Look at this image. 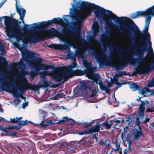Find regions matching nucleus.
<instances>
[{
	"label": "nucleus",
	"instance_id": "obj_34",
	"mask_svg": "<svg viewBox=\"0 0 154 154\" xmlns=\"http://www.w3.org/2000/svg\"><path fill=\"white\" fill-rule=\"evenodd\" d=\"M81 86L82 88H84L85 90H86L87 89H88L89 90L91 89V88L88 84H87L85 82H82V84H81Z\"/></svg>",
	"mask_w": 154,
	"mask_h": 154
},
{
	"label": "nucleus",
	"instance_id": "obj_39",
	"mask_svg": "<svg viewBox=\"0 0 154 154\" xmlns=\"http://www.w3.org/2000/svg\"><path fill=\"white\" fill-rule=\"evenodd\" d=\"M38 72L36 71H32L29 73V76L31 78L33 79L35 76L37 75Z\"/></svg>",
	"mask_w": 154,
	"mask_h": 154
},
{
	"label": "nucleus",
	"instance_id": "obj_40",
	"mask_svg": "<svg viewBox=\"0 0 154 154\" xmlns=\"http://www.w3.org/2000/svg\"><path fill=\"white\" fill-rule=\"evenodd\" d=\"M128 75V74L126 72L124 71H122V72L119 71V73L117 74V76L119 77H121L122 75Z\"/></svg>",
	"mask_w": 154,
	"mask_h": 154
},
{
	"label": "nucleus",
	"instance_id": "obj_19",
	"mask_svg": "<svg viewBox=\"0 0 154 154\" xmlns=\"http://www.w3.org/2000/svg\"><path fill=\"white\" fill-rule=\"evenodd\" d=\"M76 142H71V143L67 144V146L69 150H70L71 153H73L75 152V149L77 147Z\"/></svg>",
	"mask_w": 154,
	"mask_h": 154
},
{
	"label": "nucleus",
	"instance_id": "obj_23",
	"mask_svg": "<svg viewBox=\"0 0 154 154\" xmlns=\"http://www.w3.org/2000/svg\"><path fill=\"white\" fill-rule=\"evenodd\" d=\"M51 84V82L46 79L42 80V84L41 85V86L43 88H48Z\"/></svg>",
	"mask_w": 154,
	"mask_h": 154
},
{
	"label": "nucleus",
	"instance_id": "obj_32",
	"mask_svg": "<svg viewBox=\"0 0 154 154\" xmlns=\"http://www.w3.org/2000/svg\"><path fill=\"white\" fill-rule=\"evenodd\" d=\"M10 121L7 120L6 119H5L4 120L7 123H12L13 124H15L17 123L16 118L13 119L10 118Z\"/></svg>",
	"mask_w": 154,
	"mask_h": 154
},
{
	"label": "nucleus",
	"instance_id": "obj_55",
	"mask_svg": "<svg viewBox=\"0 0 154 154\" xmlns=\"http://www.w3.org/2000/svg\"><path fill=\"white\" fill-rule=\"evenodd\" d=\"M107 140H105L104 142L103 141V140H101L99 143V144H100V145H105L106 144V142Z\"/></svg>",
	"mask_w": 154,
	"mask_h": 154
},
{
	"label": "nucleus",
	"instance_id": "obj_46",
	"mask_svg": "<svg viewBox=\"0 0 154 154\" xmlns=\"http://www.w3.org/2000/svg\"><path fill=\"white\" fill-rule=\"evenodd\" d=\"M94 122L93 121H92V122H89L88 123L85 124L84 127V128H87L88 127L90 126L91 125H93L94 124Z\"/></svg>",
	"mask_w": 154,
	"mask_h": 154
},
{
	"label": "nucleus",
	"instance_id": "obj_61",
	"mask_svg": "<svg viewBox=\"0 0 154 154\" xmlns=\"http://www.w3.org/2000/svg\"><path fill=\"white\" fill-rule=\"evenodd\" d=\"M9 133L10 134V136L12 137H14L16 135V134H17V133L15 132H13Z\"/></svg>",
	"mask_w": 154,
	"mask_h": 154
},
{
	"label": "nucleus",
	"instance_id": "obj_17",
	"mask_svg": "<svg viewBox=\"0 0 154 154\" xmlns=\"http://www.w3.org/2000/svg\"><path fill=\"white\" fill-rule=\"evenodd\" d=\"M141 103L139 106V116L143 118L145 116V107L144 105L146 104H149V102L148 100H145L143 101H141Z\"/></svg>",
	"mask_w": 154,
	"mask_h": 154
},
{
	"label": "nucleus",
	"instance_id": "obj_44",
	"mask_svg": "<svg viewBox=\"0 0 154 154\" xmlns=\"http://www.w3.org/2000/svg\"><path fill=\"white\" fill-rule=\"evenodd\" d=\"M128 128V127L127 126H126V127L124 128V130L123 132L121 134V137L122 138H123L124 137H125V135L126 132H127V129Z\"/></svg>",
	"mask_w": 154,
	"mask_h": 154
},
{
	"label": "nucleus",
	"instance_id": "obj_7",
	"mask_svg": "<svg viewBox=\"0 0 154 154\" xmlns=\"http://www.w3.org/2000/svg\"><path fill=\"white\" fill-rule=\"evenodd\" d=\"M34 27H31V28H33L34 29H36L37 31L38 32L40 35V37H36L37 35L36 34L34 33L33 35H30L29 36L27 35L26 38H25L23 42H24L25 40L26 39H28L30 42L34 44L37 43L39 42L44 41L46 38H48L49 37L48 34H46L44 33V31H45V30L46 29L44 28L41 29H38V27H36L35 25Z\"/></svg>",
	"mask_w": 154,
	"mask_h": 154
},
{
	"label": "nucleus",
	"instance_id": "obj_41",
	"mask_svg": "<svg viewBox=\"0 0 154 154\" xmlns=\"http://www.w3.org/2000/svg\"><path fill=\"white\" fill-rule=\"evenodd\" d=\"M29 75V73L28 71H24L21 74V78L24 79L25 80V79H26L25 78V76L26 75Z\"/></svg>",
	"mask_w": 154,
	"mask_h": 154
},
{
	"label": "nucleus",
	"instance_id": "obj_13",
	"mask_svg": "<svg viewBox=\"0 0 154 154\" xmlns=\"http://www.w3.org/2000/svg\"><path fill=\"white\" fill-rule=\"evenodd\" d=\"M57 70L60 72V73H56L53 71H51V75L53 80H54L56 82H61L62 79H63V80H64L65 79L64 74L61 72L60 69H61L59 67H57Z\"/></svg>",
	"mask_w": 154,
	"mask_h": 154
},
{
	"label": "nucleus",
	"instance_id": "obj_56",
	"mask_svg": "<svg viewBox=\"0 0 154 154\" xmlns=\"http://www.w3.org/2000/svg\"><path fill=\"white\" fill-rule=\"evenodd\" d=\"M61 94L60 93H59L56 94L54 97V100L56 99L57 98H61L62 97L60 95Z\"/></svg>",
	"mask_w": 154,
	"mask_h": 154
},
{
	"label": "nucleus",
	"instance_id": "obj_28",
	"mask_svg": "<svg viewBox=\"0 0 154 154\" xmlns=\"http://www.w3.org/2000/svg\"><path fill=\"white\" fill-rule=\"evenodd\" d=\"M42 120L41 122L39 125H41L42 127H44L46 126H48L50 125V123H49V121L45 122V116H43L42 117Z\"/></svg>",
	"mask_w": 154,
	"mask_h": 154
},
{
	"label": "nucleus",
	"instance_id": "obj_38",
	"mask_svg": "<svg viewBox=\"0 0 154 154\" xmlns=\"http://www.w3.org/2000/svg\"><path fill=\"white\" fill-rule=\"evenodd\" d=\"M29 122L27 120H26L25 121H22L18 123V125L24 126L25 125H28V123Z\"/></svg>",
	"mask_w": 154,
	"mask_h": 154
},
{
	"label": "nucleus",
	"instance_id": "obj_29",
	"mask_svg": "<svg viewBox=\"0 0 154 154\" xmlns=\"http://www.w3.org/2000/svg\"><path fill=\"white\" fill-rule=\"evenodd\" d=\"M130 88L134 91L139 89V86L135 83H131L130 85Z\"/></svg>",
	"mask_w": 154,
	"mask_h": 154
},
{
	"label": "nucleus",
	"instance_id": "obj_25",
	"mask_svg": "<svg viewBox=\"0 0 154 154\" xmlns=\"http://www.w3.org/2000/svg\"><path fill=\"white\" fill-rule=\"evenodd\" d=\"M89 134H90L92 133H98L100 131V128L97 126H95V127H92L88 129Z\"/></svg>",
	"mask_w": 154,
	"mask_h": 154
},
{
	"label": "nucleus",
	"instance_id": "obj_20",
	"mask_svg": "<svg viewBox=\"0 0 154 154\" xmlns=\"http://www.w3.org/2000/svg\"><path fill=\"white\" fill-rule=\"evenodd\" d=\"M143 133L141 131H139L137 129H136L134 133V138L133 139L134 141L138 140L143 135Z\"/></svg>",
	"mask_w": 154,
	"mask_h": 154
},
{
	"label": "nucleus",
	"instance_id": "obj_11",
	"mask_svg": "<svg viewBox=\"0 0 154 154\" xmlns=\"http://www.w3.org/2000/svg\"><path fill=\"white\" fill-rule=\"evenodd\" d=\"M63 22L62 19L60 17H57L54 18L52 20H48L47 21H42L39 22L38 23L39 24L36 23H34L33 25H35L36 27H47L49 26L50 25L54 23L56 24H58L60 22L62 23Z\"/></svg>",
	"mask_w": 154,
	"mask_h": 154
},
{
	"label": "nucleus",
	"instance_id": "obj_2",
	"mask_svg": "<svg viewBox=\"0 0 154 154\" xmlns=\"http://www.w3.org/2000/svg\"><path fill=\"white\" fill-rule=\"evenodd\" d=\"M146 16L145 25L144 29L142 33L137 27L135 28L131 24L128 23L126 24H122L120 26L121 28L127 31V35L130 37L129 42L131 47H133L136 44V36L137 35H142L144 37L147 43L151 45L150 36L148 32L149 25L152 17L154 16V5L146 9L145 11H137L136 13L131 14V18L133 19L140 17Z\"/></svg>",
	"mask_w": 154,
	"mask_h": 154
},
{
	"label": "nucleus",
	"instance_id": "obj_24",
	"mask_svg": "<svg viewBox=\"0 0 154 154\" xmlns=\"http://www.w3.org/2000/svg\"><path fill=\"white\" fill-rule=\"evenodd\" d=\"M40 77L42 78V80L46 79V76L51 75V72L49 71H43L42 72H40L39 73Z\"/></svg>",
	"mask_w": 154,
	"mask_h": 154
},
{
	"label": "nucleus",
	"instance_id": "obj_22",
	"mask_svg": "<svg viewBox=\"0 0 154 154\" xmlns=\"http://www.w3.org/2000/svg\"><path fill=\"white\" fill-rule=\"evenodd\" d=\"M69 45H70L68 43H67L66 44L59 45L58 48L62 51L70 49Z\"/></svg>",
	"mask_w": 154,
	"mask_h": 154
},
{
	"label": "nucleus",
	"instance_id": "obj_1",
	"mask_svg": "<svg viewBox=\"0 0 154 154\" xmlns=\"http://www.w3.org/2000/svg\"><path fill=\"white\" fill-rule=\"evenodd\" d=\"M72 7L73 9L79 8L80 10L86 8H88L82 12H80L78 14H74L75 16L76 17L75 20L79 22L82 23L88 17L90 16L92 14V12L95 9L94 14L97 18L103 19L104 17L107 16H109L112 17L106 21L108 23L114 25L112 22V20L116 23H118L119 21L127 22L129 20L131 23L134 24L133 20L126 17H119L111 11L105 10L104 8L95 4L92 3L84 1L78 2L76 3V5H73Z\"/></svg>",
	"mask_w": 154,
	"mask_h": 154
},
{
	"label": "nucleus",
	"instance_id": "obj_52",
	"mask_svg": "<svg viewBox=\"0 0 154 154\" xmlns=\"http://www.w3.org/2000/svg\"><path fill=\"white\" fill-rule=\"evenodd\" d=\"M69 122L70 123L69 124L70 125H73L76 123V122L75 120L71 118L69 119Z\"/></svg>",
	"mask_w": 154,
	"mask_h": 154
},
{
	"label": "nucleus",
	"instance_id": "obj_5",
	"mask_svg": "<svg viewBox=\"0 0 154 154\" xmlns=\"http://www.w3.org/2000/svg\"><path fill=\"white\" fill-rule=\"evenodd\" d=\"M142 36L144 37L141 35ZM145 39V42L143 41V39H141V42L143 44V45L142 46H140V45H139L138 47L140 48V50L139 51H136L135 52L134 55L138 57L137 58H135L133 57V54H130L127 57L130 58L133 62V64H134L136 63H138L139 64L141 63H146V60L145 57H143L144 53L146 51L148 50V46L147 44L149 45V46L151 47V45H149L147 42L145 38L144 37ZM149 55L150 56H154V54L153 53V50L151 47L150 48V51L149 52Z\"/></svg>",
	"mask_w": 154,
	"mask_h": 154
},
{
	"label": "nucleus",
	"instance_id": "obj_10",
	"mask_svg": "<svg viewBox=\"0 0 154 154\" xmlns=\"http://www.w3.org/2000/svg\"><path fill=\"white\" fill-rule=\"evenodd\" d=\"M40 88L39 86L37 85H30L28 82V80L25 79L23 82H20L19 83V87L17 88L20 91L21 93H23L27 90L30 89L33 91H38Z\"/></svg>",
	"mask_w": 154,
	"mask_h": 154
},
{
	"label": "nucleus",
	"instance_id": "obj_36",
	"mask_svg": "<svg viewBox=\"0 0 154 154\" xmlns=\"http://www.w3.org/2000/svg\"><path fill=\"white\" fill-rule=\"evenodd\" d=\"M0 61L5 66H7L8 65V63L5 57H2L0 60Z\"/></svg>",
	"mask_w": 154,
	"mask_h": 154
},
{
	"label": "nucleus",
	"instance_id": "obj_15",
	"mask_svg": "<svg viewBox=\"0 0 154 154\" xmlns=\"http://www.w3.org/2000/svg\"><path fill=\"white\" fill-rule=\"evenodd\" d=\"M88 50L89 51H91V55L94 56L97 62L100 63V65L103 64V63H101V60L103 57L102 55L99 54L93 48H88Z\"/></svg>",
	"mask_w": 154,
	"mask_h": 154
},
{
	"label": "nucleus",
	"instance_id": "obj_18",
	"mask_svg": "<svg viewBox=\"0 0 154 154\" xmlns=\"http://www.w3.org/2000/svg\"><path fill=\"white\" fill-rule=\"evenodd\" d=\"M60 72L61 73L64 74V79H66L67 81L68 79L74 76H75L74 70L72 69H69L68 72H66L65 70L60 69Z\"/></svg>",
	"mask_w": 154,
	"mask_h": 154
},
{
	"label": "nucleus",
	"instance_id": "obj_63",
	"mask_svg": "<svg viewBox=\"0 0 154 154\" xmlns=\"http://www.w3.org/2000/svg\"><path fill=\"white\" fill-rule=\"evenodd\" d=\"M21 126L20 125H18L16 126L14 125V129H15L16 130H20L21 129Z\"/></svg>",
	"mask_w": 154,
	"mask_h": 154
},
{
	"label": "nucleus",
	"instance_id": "obj_33",
	"mask_svg": "<svg viewBox=\"0 0 154 154\" xmlns=\"http://www.w3.org/2000/svg\"><path fill=\"white\" fill-rule=\"evenodd\" d=\"M18 68L20 69H23L25 67L26 65L23 61H21L18 64Z\"/></svg>",
	"mask_w": 154,
	"mask_h": 154
},
{
	"label": "nucleus",
	"instance_id": "obj_43",
	"mask_svg": "<svg viewBox=\"0 0 154 154\" xmlns=\"http://www.w3.org/2000/svg\"><path fill=\"white\" fill-rule=\"evenodd\" d=\"M116 149H112L111 151V152H112L113 151H114L115 152L116 151H119V149H120V145L119 144H118V143H117L116 144Z\"/></svg>",
	"mask_w": 154,
	"mask_h": 154
},
{
	"label": "nucleus",
	"instance_id": "obj_16",
	"mask_svg": "<svg viewBox=\"0 0 154 154\" xmlns=\"http://www.w3.org/2000/svg\"><path fill=\"white\" fill-rule=\"evenodd\" d=\"M153 65L151 66V68L142 67L141 68H138L136 69V72L140 75L143 74L144 73H147L151 71L154 69V63Z\"/></svg>",
	"mask_w": 154,
	"mask_h": 154
},
{
	"label": "nucleus",
	"instance_id": "obj_45",
	"mask_svg": "<svg viewBox=\"0 0 154 154\" xmlns=\"http://www.w3.org/2000/svg\"><path fill=\"white\" fill-rule=\"evenodd\" d=\"M147 86L149 87H152L154 86V81L153 80L149 81L147 84Z\"/></svg>",
	"mask_w": 154,
	"mask_h": 154
},
{
	"label": "nucleus",
	"instance_id": "obj_48",
	"mask_svg": "<svg viewBox=\"0 0 154 154\" xmlns=\"http://www.w3.org/2000/svg\"><path fill=\"white\" fill-rule=\"evenodd\" d=\"M124 121V120H122V121H120L119 120H117L116 119H114L112 121H111V122L112 123H113L114 122H116V123H122Z\"/></svg>",
	"mask_w": 154,
	"mask_h": 154
},
{
	"label": "nucleus",
	"instance_id": "obj_51",
	"mask_svg": "<svg viewBox=\"0 0 154 154\" xmlns=\"http://www.w3.org/2000/svg\"><path fill=\"white\" fill-rule=\"evenodd\" d=\"M110 87H109V86L108 87H106L104 91L106 92V93L108 94L110 93Z\"/></svg>",
	"mask_w": 154,
	"mask_h": 154
},
{
	"label": "nucleus",
	"instance_id": "obj_53",
	"mask_svg": "<svg viewBox=\"0 0 154 154\" xmlns=\"http://www.w3.org/2000/svg\"><path fill=\"white\" fill-rule=\"evenodd\" d=\"M67 81V79H64L61 82L58 83L56 84V87L59 86L60 85H61L63 83Z\"/></svg>",
	"mask_w": 154,
	"mask_h": 154
},
{
	"label": "nucleus",
	"instance_id": "obj_49",
	"mask_svg": "<svg viewBox=\"0 0 154 154\" xmlns=\"http://www.w3.org/2000/svg\"><path fill=\"white\" fill-rule=\"evenodd\" d=\"M146 112H154V106L151 108H147L146 110Z\"/></svg>",
	"mask_w": 154,
	"mask_h": 154
},
{
	"label": "nucleus",
	"instance_id": "obj_35",
	"mask_svg": "<svg viewBox=\"0 0 154 154\" xmlns=\"http://www.w3.org/2000/svg\"><path fill=\"white\" fill-rule=\"evenodd\" d=\"M78 134L80 135L90 134L88 129L85 130L84 131L82 132L80 131L78 132Z\"/></svg>",
	"mask_w": 154,
	"mask_h": 154
},
{
	"label": "nucleus",
	"instance_id": "obj_50",
	"mask_svg": "<svg viewBox=\"0 0 154 154\" xmlns=\"http://www.w3.org/2000/svg\"><path fill=\"white\" fill-rule=\"evenodd\" d=\"M0 129L6 133H9V132L7 130L8 129V126L7 127H5L4 128L3 127H2V128H1Z\"/></svg>",
	"mask_w": 154,
	"mask_h": 154
},
{
	"label": "nucleus",
	"instance_id": "obj_57",
	"mask_svg": "<svg viewBox=\"0 0 154 154\" xmlns=\"http://www.w3.org/2000/svg\"><path fill=\"white\" fill-rule=\"evenodd\" d=\"M150 120V119L149 118H146L145 120H144L143 122L141 123L142 124H145V123H147V122H149Z\"/></svg>",
	"mask_w": 154,
	"mask_h": 154
},
{
	"label": "nucleus",
	"instance_id": "obj_8",
	"mask_svg": "<svg viewBox=\"0 0 154 154\" xmlns=\"http://www.w3.org/2000/svg\"><path fill=\"white\" fill-rule=\"evenodd\" d=\"M0 71V85L2 87H5L13 91H15L14 85L15 83L13 81H11L8 79V75L4 74Z\"/></svg>",
	"mask_w": 154,
	"mask_h": 154
},
{
	"label": "nucleus",
	"instance_id": "obj_12",
	"mask_svg": "<svg viewBox=\"0 0 154 154\" xmlns=\"http://www.w3.org/2000/svg\"><path fill=\"white\" fill-rule=\"evenodd\" d=\"M16 7L17 12L18 14L20 17V20L22 21L23 23H24V27L23 29L25 30H28L29 29V26L30 25L32 26V24L28 25L24 23L23 21V18L25 17L26 13V11L24 8H19L18 7L17 3L16 4Z\"/></svg>",
	"mask_w": 154,
	"mask_h": 154
},
{
	"label": "nucleus",
	"instance_id": "obj_42",
	"mask_svg": "<svg viewBox=\"0 0 154 154\" xmlns=\"http://www.w3.org/2000/svg\"><path fill=\"white\" fill-rule=\"evenodd\" d=\"M100 79H100H98V80H99V83H100L99 84L100 85V88L102 90L104 91V90L106 88V86H104V85H103V84L102 83V81L101 80V79ZM97 83H98V82Z\"/></svg>",
	"mask_w": 154,
	"mask_h": 154
},
{
	"label": "nucleus",
	"instance_id": "obj_30",
	"mask_svg": "<svg viewBox=\"0 0 154 154\" xmlns=\"http://www.w3.org/2000/svg\"><path fill=\"white\" fill-rule=\"evenodd\" d=\"M77 66V64L76 63L75 60H74L71 64H70L68 66L69 69H72L76 67Z\"/></svg>",
	"mask_w": 154,
	"mask_h": 154
},
{
	"label": "nucleus",
	"instance_id": "obj_26",
	"mask_svg": "<svg viewBox=\"0 0 154 154\" xmlns=\"http://www.w3.org/2000/svg\"><path fill=\"white\" fill-rule=\"evenodd\" d=\"M127 63L125 62H123L122 64H121L119 66H116L114 65H112V67L113 68H115L117 70H119L121 68H123L126 66Z\"/></svg>",
	"mask_w": 154,
	"mask_h": 154
},
{
	"label": "nucleus",
	"instance_id": "obj_58",
	"mask_svg": "<svg viewBox=\"0 0 154 154\" xmlns=\"http://www.w3.org/2000/svg\"><path fill=\"white\" fill-rule=\"evenodd\" d=\"M118 76H117V74L116 75L114 76L113 78L114 79V81L115 82L116 84H117L118 83V81L119 80L118 79Z\"/></svg>",
	"mask_w": 154,
	"mask_h": 154
},
{
	"label": "nucleus",
	"instance_id": "obj_21",
	"mask_svg": "<svg viewBox=\"0 0 154 154\" xmlns=\"http://www.w3.org/2000/svg\"><path fill=\"white\" fill-rule=\"evenodd\" d=\"M130 136L128 134L126 138L127 140L129 141V144L128 147L127 149H126L127 151L131 153H134V151L133 150H132L131 148V141L130 140Z\"/></svg>",
	"mask_w": 154,
	"mask_h": 154
},
{
	"label": "nucleus",
	"instance_id": "obj_14",
	"mask_svg": "<svg viewBox=\"0 0 154 154\" xmlns=\"http://www.w3.org/2000/svg\"><path fill=\"white\" fill-rule=\"evenodd\" d=\"M33 66L35 71L37 72H38L41 70H46L50 69H55V67L53 66L42 64V63L36 65H33Z\"/></svg>",
	"mask_w": 154,
	"mask_h": 154
},
{
	"label": "nucleus",
	"instance_id": "obj_27",
	"mask_svg": "<svg viewBox=\"0 0 154 154\" xmlns=\"http://www.w3.org/2000/svg\"><path fill=\"white\" fill-rule=\"evenodd\" d=\"M111 47L113 49H116V50L119 51V52H122L123 51L128 52L129 51V49H120V47L118 46H116L112 44L111 45Z\"/></svg>",
	"mask_w": 154,
	"mask_h": 154
},
{
	"label": "nucleus",
	"instance_id": "obj_4",
	"mask_svg": "<svg viewBox=\"0 0 154 154\" xmlns=\"http://www.w3.org/2000/svg\"><path fill=\"white\" fill-rule=\"evenodd\" d=\"M70 27H64L62 30V32H60L56 29L51 27L50 29H46L45 31L48 33L49 37L53 38L57 37L59 35H61L63 38L67 36L68 34H70L72 31L74 34L73 36L78 40H81L82 39V32L80 28H79L77 25L74 26L75 22H70Z\"/></svg>",
	"mask_w": 154,
	"mask_h": 154
},
{
	"label": "nucleus",
	"instance_id": "obj_6",
	"mask_svg": "<svg viewBox=\"0 0 154 154\" xmlns=\"http://www.w3.org/2000/svg\"><path fill=\"white\" fill-rule=\"evenodd\" d=\"M84 64L86 69L83 71L81 69L74 70L75 76H82L86 74L88 78L93 80V81L97 84L98 79L100 78V75L97 74L93 73L94 68L91 66L90 63L86 62Z\"/></svg>",
	"mask_w": 154,
	"mask_h": 154
},
{
	"label": "nucleus",
	"instance_id": "obj_54",
	"mask_svg": "<svg viewBox=\"0 0 154 154\" xmlns=\"http://www.w3.org/2000/svg\"><path fill=\"white\" fill-rule=\"evenodd\" d=\"M139 119H140L138 117H137L136 118V125L137 126H139L140 124V122Z\"/></svg>",
	"mask_w": 154,
	"mask_h": 154
},
{
	"label": "nucleus",
	"instance_id": "obj_47",
	"mask_svg": "<svg viewBox=\"0 0 154 154\" xmlns=\"http://www.w3.org/2000/svg\"><path fill=\"white\" fill-rule=\"evenodd\" d=\"M2 51V52H4V47L1 41H0V51Z\"/></svg>",
	"mask_w": 154,
	"mask_h": 154
},
{
	"label": "nucleus",
	"instance_id": "obj_62",
	"mask_svg": "<svg viewBox=\"0 0 154 154\" xmlns=\"http://www.w3.org/2000/svg\"><path fill=\"white\" fill-rule=\"evenodd\" d=\"M92 139H95L96 142L98 140V137L96 136V134H94L92 136Z\"/></svg>",
	"mask_w": 154,
	"mask_h": 154
},
{
	"label": "nucleus",
	"instance_id": "obj_9",
	"mask_svg": "<svg viewBox=\"0 0 154 154\" xmlns=\"http://www.w3.org/2000/svg\"><path fill=\"white\" fill-rule=\"evenodd\" d=\"M22 56L23 60L25 61L29 62L30 59L33 60L34 63V65H36L42 63L43 61V60L41 58L35 56V54L34 52L25 51L22 53Z\"/></svg>",
	"mask_w": 154,
	"mask_h": 154
},
{
	"label": "nucleus",
	"instance_id": "obj_3",
	"mask_svg": "<svg viewBox=\"0 0 154 154\" xmlns=\"http://www.w3.org/2000/svg\"><path fill=\"white\" fill-rule=\"evenodd\" d=\"M13 17L11 13L10 17L7 16L3 17L5 18V31L6 35L9 38H15L18 42L20 40L23 42L24 39L26 38L27 35L22 32V28L20 26L21 22L13 18Z\"/></svg>",
	"mask_w": 154,
	"mask_h": 154
},
{
	"label": "nucleus",
	"instance_id": "obj_59",
	"mask_svg": "<svg viewBox=\"0 0 154 154\" xmlns=\"http://www.w3.org/2000/svg\"><path fill=\"white\" fill-rule=\"evenodd\" d=\"M63 119L64 122H69V119L67 116H65L63 117Z\"/></svg>",
	"mask_w": 154,
	"mask_h": 154
},
{
	"label": "nucleus",
	"instance_id": "obj_37",
	"mask_svg": "<svg viewBox=\"0 0 154 154\" xmlns=\"http://www.w3.org/2000/svg\"><path fill=\"white\" fill-rule=\"evenodd\" d=\"M112 123L109 124L107 122H104L103 123V125L106 127L107 129L110 128L112 127Z\"/></svg>",
	"mask_w": 154,
	"mask_h": 154
},
{
	"label": "nucleus",
	"instance_id": "obj_31",
	"mask_svg": "<svg viewBox=\"0 0 154 154\" xmlns=\"http://www.w3.org/2000/svg\"><path fill=\"white\" fill-rule=\"evenodd\" d=\"M87 137H84L80 140V142L78 143H80L81 145H86L88 143V142L87 140Z\"/></svg>",
	"mask_w": 154,
	"mask_h": 154
},
{
	"label": "nucleus",
	"instance_id": "obj_64",
	"mask_svg": "<svg viewBox=\"0 0 154 154\" xmlns=\"http://www.w3.org/2000/svg\"><path fill=\"white\" fill-rule=\"evenodd\" d=\"M8 129L13 130L14 129V125L13 126H10L8 125Z\"/></svg>",
	"mask_w": 154,
	"mask_h": 154
},
{
	"label": "nucleus",
	"instance_id": "obj_60",
	"mask_svg": "<svg viewBox=\"0 0 154 154\" xmlns=\"http://www.w3.org/2000/svg\"><path fill=\"white\" fill-rule=\"evenodd\" d=\"M146 89H143L141 91V93L142 95H143L144 96H146L145 95V94H146Z\"/></svg>",
	"mask_w": 154,
	"mask_h": 154
}]
</instances>
